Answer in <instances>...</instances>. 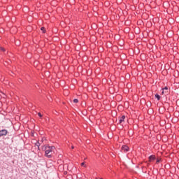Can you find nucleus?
Wrapping results in <instances>:
<instances>
[{"mask_svg":"<svg viewBox=\"0 0 179 179\" xmlns=\"http://www.w3.org/2000/svg\"><path fill=\"white\" fill-rule=\"evenodd\" d=\"M48 150L45 151V156L49 159L52 158V152L55 149V146H48Z\"/></svg>","mask_w":179,"mask_h":179,"instance_id":"1","label":"nucleus"},{"mask_svg":"<svg viewBox=\"0 0 179 179\" xmlns=\"http://www.w3.org/2000/svg\"><path fill=\"white\" fill-rule=\"evenodd\" d=\"M8 134V130L7 129H2L0 131V137L6 136Z\"/></svg>","mask_w":179,"mask_h":179,"instance_id":"2","label":"nucleus"},{"mask_svg":"<svg viewBox=\"0 0 179 179\" xmlns=\"http://www.w3.org/2000/svg\"><path fill=\"white\" fill-rule=\"evenodd\" d=\"M122 150L124 152V153H127L129 151V146L127 145H122V148H121Z\"/></svg>","mask_w":179,"mask_h":179,"instance_id":"3","label":"nucleus"},{"mask_svg":"<svg viewBox=\"0 0 179 179\" xmlns=\"http://www.w3.org/2000/svg\"><path fill=\"white\" fill-rule=\"evenodd\" d=\"M155 160H156V156H155V155H150V156L148 157V161H149V162H152V161H155Z\"/></svg>","mask_w":179,"mask_h":179,"instance_id":"4","label":"nucleus"},{"mask_svg":"<svg viewBox=\"0 0 179 179\" xmlns=\"http://www.w3.org/2000/svg\"><path fill=\"white\" fill-rule=\"evenodd\" d=\"M126 118V116L125 115H122L120 117V118L119 119V122L118 124H122L123 122H124V120Z\"/></svg>","mask_w":179,"mask_h":179,"instance_id":"5","label":"nucleus"},{"mask_svg":"<svg viewBox=\"0 0 179 179\" xmlns=\"http://www.w3.org/2000/svg\"><path fill=\"white\" fill-rule=\"evenodd\" d=\"M155 98L157 99V101H160L161 100V96L159 94H155Z\"/></svg>","mask_w":179,"mask_h":179,"instance_id":"6","label":"nucleus"},{"mask_svg":"<svg viewBox=\"0 0 179 179\" xmlns=\"http://www.w3.org/2000/svg\"><path fill=\"white\" fill-rule=\"evenodd\" d=\"M35 146H37V147H38V148H40V146H41V143H39V141H36V143H35Z\"/></svg>","mask_w":179,"mask_h":179,"instance_id":"7","label":"nucleus"},{"mask_svg":"<svg viewBox=\"0 0 179 179\" xmlns=\"http://www.w3.org/2000/svg\"><path fill=\"white\" fill-rule=\"evenodd\" d=\"M41 31H42V33L45 34V28L44 27H41Z\"/></svg>","mask_w":179,"mask_h":179,"instance_id":"8","label":"nucleus"},{"mask_svg":"<svg viewBox=\"0 0 179 179\" xmlns=\"http://www.w3.org/2000/svg\"><path fill=\"white\" fill-rule=\"evenodd\" d=\"M79 102V100L78 99H74L73 100V103H78Z\"/></svg>","mask_w":179,"mask_h":179,"instance_id":"9","label":"nucleus"},{"mask_svg":"<svg viewBox=\"0 0 179 179\" xmlns=\"http://www.w3.org/2000/svg\"><path fill=\"white\" fill-rule=\"evenodd\" d=\"M42 150L46 151V150H47V146L43 145V146L42 147Z\"/></svg>","mask_w":179,"mask_h":179,"instance_id":"10","label":"nucleus"},{"mask_svg":"<svg viewBox=\"0 0 179 179\" xmlns=\"http://www.w3.org/2000/svg\"><path fill=\"white\" fill-rule=\"evenodd\" d=\"M163 91H168L169 90V87H164V88H162Z\"/></svg>","mask_w":179,"mask_h":179,"instance_id":"11","label":"nucleus"},{"mask_svg":"<svg viewBox=\"0 0 179 179\" xmlns=\"http://www.w3.org/2000/svg\"><path fill=\"white\" fill-rule=\"evenodd\" d=\"M161 162V159H157L156 160V164H159Z\"/></svg>","mask_w":179,"mask_h":179,"instance_id":"12","label":"nucleus"},{"mask_svg":"<svg viewBox=\"0 0 179 179\" xmlns=\"http://www.w3.org/2000/svg\"><path fill=\"white\" fill-rule=\"evenodd\" d=\"M38 116H39V117H43V115L41 113H38Z\"/></svg>","mask_w":179,"mask_h":179,"instance_id":"13","label":"nucleus"},{"mask_svg":"<svg viewBox=\"0 0 179 179\" xmlns=\"http://www.w3.org/2000/svg\"><path fill=\"white\" fill-rule=\"evenodd\" d=\"M1 51H3V52L6 51V50L3 48H1Z\"/></svg>","mask_w":179,"mask_h":179,"instance_id":"14","label":"nucleus"},{"mask_svg":"<svg viewBox=\"0 0 179 179\" xmlns=\"http://www.w3.org/2000/svg\"><path fill=\"white\" fill-rule=\"evenodd\" d=\"M162 94H164V90H162Z\"/></svg>","mask_w":179,"mask_h":179,"instance_id":"15","label":"nucleus"},{"mask_svg":"<svg viewBox=\"0 0 179 179\" xmlns=\"http://www.w3.org/2000/svg\"><path fill=\"white\" fill-rule=\"evenodd\" d=\"M84 165H85V162H82L81 166H84Z\"/></svg>","mask_w":179,"mask_h":179,"instance_id":"16","label":"nucleus"},{"mask_svg":"<svg viewBox=\"0 0 179 179\" xmlns=\"http://www.w3.org/2000/svg\"><path fill=\"white\" fill-rule=\"evenodd\" d=\"M71 149L73 150L74 149V146H71Z\"/></svg>","mask_w":179,"mask_h":179,"instance_id":"17","label":"nucleus"},{"mask_svg":"<svg viewBox=\"0 0 179 179\" xmlns=\"http://www.w3.org/2000/svg\"><path fill=\"white\" fill-rule=\"evenodd\" d=\"M167 93H169V92H168V91H167V92H166V91H165V94H167Z\"/></svg>","mask_w":179,"mask_h":179,"instance_id":"18","label":"nucleus"},{"mask_svg":"<svg viewBox=\"0 0 179 179\" xmlns=\"http://www.w3.org/2000/svg\"><path fill=\"white\" fill-rule=\"evenodd\" d=\"M38 150H40V147H39V148H38Z\"/></svg>","mask_w":179,"mask_h":179,"instance_id":"19","label":"nucleus"},{"mask_svg":"<svg viewBox=\"0 0 179 179\" xmlns=\"http://www.w3.org/2000/svg\"><path fill=\"white\" fill-rule=\"evenodd\" d=\"M100 179H103V178H100Z\"/></svg>","mask_w":179,"mask_h":179,"instance_id":"20","label":"nucleus"}]
</instances>
